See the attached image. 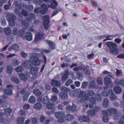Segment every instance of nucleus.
I'll return each mask as SVG.
<instances>
[{
  "label": "nucleus",
  "instance_id": "nucleus-1",
  "mask_svg": "<svg viewBox=\"0 0 124 124\" xmlns=\"http://www.w3.org/2000/svg\"><path fill=\"white\" fill-rule=\"evenodd\" d=\"M40 63V60L39 58L36 56H32L30 57L29 60L23 62L22 64L25 68L29 69L31 67L32 65L38 66Z\"/></svg>",
  "mask_w": 124,
  "mask_h": 124
},
{
  "label": "nucleus",
  "instance_id": "nucleus-2",
  "mask_svg": "<svg viewBox=\"0 0 124 124\" xmlns=\"http://www.w3.org/2000/svg\"><path fill=\"white\" fill-rule=\"evenodd\" d=\"M107 46L110 49L111 53L115 55L118 54V50L117 49V45L115 43L112 42H108L106 43Z\"/></svg>",
  "mask_w": 124,
  "mask_h": 124
},
{
  "label": "nucleus",
  "instance_id": "nucleus-3",
  "mask_svg": "<svg viewBox=\"0 0 124 124\" xmlns=\"http://www.w3.org/2000/svg\"><path fill=\"white\" fill-rule=\"evenodd\" d=\"M8 16V21L9 25L11 26H14L15 24V21L16 19V16L13 13H9Z\"/></svg>",
  "mask_w": 124,
  "mask_h": 124
},
{
  "label": "nucleus",
  "instance_id": "nucleus-4",
  "mask_svg": "<svg viewBox=\"0 0 124 124\" xmlns=\"http://www.w3.org/2000/svg\"><path fill=\"white\" fill-rule=\"evenodd\" d=\"M5 113H0V122L2 123H4V119L3 118L4 115L5 116L7 117L10 116V113L12 112V110L9 108H6L4 110Z\"/></svg>",
  "mask_w": 124,
  "mask_h": 124
},
{
  "label": "nucleus",
  "instance_id": "nucleus-5",
  "mask_svg": "<svg viewBox=\"0 0 124 124\" xmlns=\"http://www.w3.org/2000/svg\"><path fill=\"white\" fill-rule=\"evenodd\" d=\"M43 18L44 21L43 23V26L45 29H47L49 27V17L48 16L46 15L43 16Z\"/></svg>",
  "mask_w": 124,
  "mask_h": 124
},
{
  "label": "nucleus",
  "instance_id": "nucleus-6",
  "mask_svg": "<svg viewBox=\"0 0 124 124\" xmlns=\"http://www.w3.org/2000/svg\"><path fill=\"white\" fill-rule=\"evenodd\" d=\"M19 76L22 80L25 81L28 79L29 77V74L27 72L25 74L20 73L19 74Z\"/></svg>",
  "mask_w": 124,
  "mask_h": 124
},
{
  "label": "nucleus",
  "instance_id": "nucleus-7",
  "mask_svg": "<svg viewBox=\"0 0 124 124\" xmlns=\"http://www.w3.org/2000/svg\"><path fill=\"white\" fill-rule=\"evenodd\" d=\"M55 117L59 119H63L65 116L64 113L62 111L55 113Z\"/></svg>",
  "mask_w": 124,
  "mask_h": 124
},
{
  "label": "nucleus",
  "instance_id": "nucleus-8",
  "mask_svg": "<svg viewBox=\"0 0 124 124\" xmlns=\"http://www.w3.org/2000/svg\"><path fill=\"white\" fill-rule=\"evenodd\" d=\"M14 86L11 85H7V89H4V91L5 93L11 95L12 94V89Z\"/></svg>",
  "mask_w": 124,
  "mask_h": 124
},
{
  "label": "nucleus",
  "instance_id": "nucleus-9",
  "mask_svg": "<svg viewBox=\"0 0 124 124\" xmlns=\"http://www.w3.org/2000/svg\"><path fill=\"white\" fill-rule=\"evenodd\" d=\"M104 81L105 84L106 85V86L104 87L105 89H107L108 87H109L111 84V82L110 78L108 77L105 78H104Z\"/></svg>",
  "mask_w": 124,
  "mask_h": 124
},
{
  "label": "nucleus",
  "instance_id": "nucleus-10",
  "mask_svg": "<svg viewBox=\"0 0 124 124\" xmlns=\"http://www.w3.org/2000/svg\"><path fill=\"white\" fill-rule=\"evenodd\" d=\"M66 108L67 110L71 111L72 112H75L77 111L76 106L74 104H73L72 106L68 105L67 106Z\"/></svg>",
  "mask_w": 124,
  "mask_h": 124
},
{
  "label": "nucleus",
  "instance_id": "nucleus-11",
  "mask_svg": "<svg viewBox=\"0 0 124 124\" xmlns=\"http://www.w3.org/2000/svg\"><path fill=\"white\" fill-rule=\"evenodd\" d=\"M110 96L109 97L110 100L111 101H114L117 99V98L114 94L113 93V90H109Z\"/></svg>",
  "mask_w": 124,
  "mask_h": 124
},
{
  "label": "nucleus",
  "instance_id": "nucleus-12",
  "mask_svg": "<svg viewBox=\"0 0 124 124\" xmlns=\"http://www.w3.org/2000/svg\"><path fill=\"white\" fill-rule=\"evenodd\" d=\"M52 2L51 3L50 5L48 4H47L48 7H50L54 9H55L57 8V6L58 5L57 2L55 0H52Z\"/></svg>",
  "mask_w": 124,
  "mask_h": 124
},
{
  "label": "nucleus",
  "instance_id": "nucleus-13",
  "mask_svg": "<svg viewBox=\"0 0 124 124\" xmlns=\"http://www.w3.org/2000/svg\"><path fill=\"white\" fill-rule=\"evenodd\" d=\"M23 37L25 38L28 41H31L32 39L31 34L29 32H26Z\"/></svg>",
  "mask_w": 124,
  "mask_h": 124
},
{
  "label": "nucleus",
  "instance_id": "nucleus-14",
  "mask_svg": "<svg viewBox=\"0 0 124 124\" xmlns=\"http://www.w3.org/2000/svg\"><path fill=\"white\" fill-rule=\"evenodd\" d=\"M19 49V47L18 45L15 44L11 46L8 49L9 51H10L12 50H14L15 51H17Z\"/></svg>",
  "mask_w": 124,
  "mask_h": 124
},
{
  "label": "nucleus",
  "instance_id": "nucleus-15",
  "mask_svg": "<svg viewBox=\"0 0 124 124\" xmlns=\"http://www.w3.org/2000/svg\"><path fill=\"white\" fill-rule=\"evenodd\" d=\"M38 68L35 67H31L30 69V73L33 75L36 74L38 72Z\"/></svg>",
  "mask_w": 124,
  "mask_h": 124
},
{
  "label": "nucleus",
  "instance_id": "nucleus-16",
  "mask_svg": "<svg viewBox=\"0 0 124 124\" xmlns=\"http://www.w3.org/2000/svg\"><path fill=\"white\" fill-rule=\"evenodd\" d=\"M107 111V114L109 116H111L112 114H115L117 112L116 110L114 108H111L109 109H108L107 110H106Z\"/></svg>",
  "mask_w": 124,
  "mask_h": 124
},
{
  "label": "nucleus",
  "instance_id": "nucleus-17",
  "mask_svg": "<svg viewBox=\"0 0 124 124\" xmlns=\"http://www.w3.org/2000/svg\"><path fill=\"white\" fill-rule=\"evenodd\" d=\"M43 35L42 33L38 32L35 35L34 41H37L39 40L41 38H43Z\"/></svg>",
  "mask_w": 124,
  "mask_h": 124
},
{
  "label": "nucleus",
  "instance_id": "nucleus-18",
  "mask_svg": "<svg viewBox=\"0 0 124 124\" xmlns=\"http://www.w3.org/2000/svg\"><path fill=\"white\" fill-rule=\"evenodd\" d=\"M102 113L104 115L103 116L102 120L104 122H107L108 120V114H107V112L106 111L103 110L102 111Z\"/></svg>",
  "mask_w": 124,
  "mask_h": 124
},
{
  "label": "nucleus",
  "instance_id": "nucleus-19",
  "mask_svg": "<svg viewBox=\"0 0 124 124\" xmlns=\"http://www.w3.org/2000/svg\"><path fill=\"white\" fill-rule=\"evenodd\" d=\"M89 101L90 103L89 107L90 108H92L95 104L96 101L95 98L94 97H92Z\"/></svg>",
  "mask_w": 124,
  "mask_h": 124
},
{
  "label": "nucleus",
  "instance_id": "nucleus-20",
  "mask_svg": "<svg viewBox=\"0 0 124 124\" xmlns=\"http://www.w3.org/2000/svg\"><path fill=\"white\" fill-rule=\"evenodd\" d=\"M30 22L28 21L26 18L25 19V21H22L21 22V23L24 28H26L28 26L29 23Z\"/></svg>",
  "mask_w": 124,
  "mask_h": 124
},
{
  "label": "nucleus",
  "instance_id": "nucleus-21",
  "mask_svg": "<svg viewBox=\"0 0 124 124\" xmlns=\"http://www.w3.org/2000/svg\"><path fill=\"white\" fill-rule=\"evenodd\" d=\"M51 84L53 86H55L56 87H60L61 85L60 82L58 81L53 80L51 82Z\"/></svg>",
  "mask_w": 124,
  "mask_h": 124
},
{
  "label": "nucleus",
  "instance_id": "nucleus-22",
  "mask_svg": "<svg viewBox=\"0 0 124 124\" xmlns=\"http://www.w3.org/2000/svg\"><path fill=\"white\" fill-rule=\"evenodd\" d=\"M114 90L115 93L118 94L121 93L122 89L120 87L117 86L114 87Z\"/></svg>",
  "mask_w": 124,
  "mask_h": 124
},
{
  "label": "nucleus",
  "instance_id": "nucleus-23",
  "mask_svg": "<svg viewBox=\"0 0 124 124\" xmlns=\"http://www.w3.org/2000/svg\"><path fill=\"white\" fill-rule=\"evenodd\" d=\"M59 94L60 97L62 100H65L68 97L67 94L63 92H60Z\"/></svg>",
  "mask_w": 124,
  "mask_h": 124
},
{
  "label": "nucleus",
  "instance_id": "nucleus-24",
  "mask_svg": "<svg viewBox=\"0 0 124 124\" xmlns=\"http://www.w3.org/2000/svg\"><path fill=\"white\" fill-rule=\"evenodd\" d=\"M34 94L36 96H40L42 94V92L39 89H35L33 91Z\"/></svg>",
  "mask_w": 124,
  "mask_h": 124
},
{
  "label": "nucleus",
  "instance_id": "nucleus-25",
  "mask_svg": "<svg viewBox=\"0 0 124 124\" xmlns=\"http://www.w3.org/2000/svg\"><path fill=\"white\" fill-rule=\"evenodd\" d=\"M28 17L26 18L28 19V21H30L32 19H34L36 18L35 15L32 13H30L28 15Z\"/></svg>",
  "mask_w": 124,
  "mask_h": 124
},
{
  "label": "nucleus",
  "instance_id": "nucleus-26",
  "mask_svg": "<svg viewBox=\"0 0 124 124\" xmlns=\"http://www.w3.org/2000/svg\"><path fill=\"white\" fill-rule=\"evenodd\" d=\"M89 99L88 96L86 93L84 94L83 98L80 100V102H84L85 101Z\"/></svg>",
  "mask_w": 124,
  "mask_h": 124
},
{
  "label": "nucleus",
  "instance_id": "nucleus-27",
  "mask_svg": "<svg viewBox=\"0 0 124 124\" xmlns=\"http://www.w3.org/2000/svg\"><path fill=\"white\" fill-rule=\"evenodd\" d=\"M5 33L7 35L10 34L11 33V30L10 28L9 27L5 28L4 30Z\"/></svg>",
  "mask_w": 124,
  "mask_h": 124
},
{
  "label": "nucleus",
  "instance_id": "nucleus-28",
  "mask_svg": "<svg viewBox=\"0 0 124 124\" xmlns=\"http://www.w3.org/2000/svg\"><path fill=\"white\" fill-rule=\"evenodd\" d=\"M28 85H27V86L24 88H22L20 91V93L22 94H24L26 93L27 90H29V88L27 87Z\"/></svg>",
  "mask_w": 124,
  "mask_h": 124
},
{
  "label": "nucleus",
  "instance_id": "nucleus-29",
  "mask_svg": "<svg viewBox=\"0 0 124 124\" xmlns=\"http://www.w3.org/2000/svg\"><path fill=\"white\" fill-rule=\"evenodd\" d=\"M108 99L106 98L104 99L103 103V106L105 107H107L108 106Z\"/></svg>",
  "mask_w": 124,
  "mask_h": 124
},
{
  "label": "nucleus",
  "instance_id": "nucleus-30",
  "mask_svg": "<svg viewBox=\"0 0 124 124\" xmlns=\"http://www.w3.org/2000/svg\"><path fill=\"white\" fill-rule=\"evenodd\" d=\"M36 99L33 96H31L28 100V102L29 103H34L36 101Z\"/></svg>",
  "mask_w": 124,
  "mask_h": 124
},
{
  "label": "nucleus",
  "instance_id": "nucleus-31",
  "mask_svg": "<svg viewBox=\"0 0 124 124\" xmlns=\"http://www.w3.org/2000/svg\"><path fill=\"white\" fill-rule=\"evenodd\" d=\"M83 121L89 122H90V119L87 116H82L81 118Z\"/></svg>",
  "mask_w": 124,
  "mask_h": 124
},
{
  "label": "nucleus",
  "instance_id": "nucleus-32",
  "mask_svg": "<svg viewBox=\"0 0 124 124\" xmlns=\"http://www.w3.org/2000/svg\"><path fill=\"white\" fill-rule=\"evenodd\" d=\"M15 70L18 72H20L23 71L24 70L23 67L22 66H20L16 68Z\"/></svg>",
  "mask_w": 124,
  "mask_h": 124
},
{
  "label": "nucleus",
  "instance_id": "nucleus-33",
  "mask_svg": "<svg viewBox=\"0 0 124 124\" xmlns=\"http://www.w3.org/2000/svg\"><path fill=\"white\" fill-rule=\"evenodd\" d=\"M87 113L89 115H90L91 116H94L95 115V112L94 110L93 109H90L87 111Z\"/></svg>",
  "mask_w": 124,
  "mask_h": 124
},
{
  "label": "nucleus",
  "instance_id": "nucleus-34",
  "mask_svg": "<svg viewBox=\"0 0 124 124\" xmlns=\"http://www.w3.org/2000/svg\"><path fill=\"white\" fill-rule=\"evenodd\" d=\"M74 116L73 115L68 114L66 117V120L68 121L72 120L74 118Z\"/></svg>",
  "mask_w": 124,
  "mask_h": 124
},
{
  "label": "nucleus",
  "instance_id": "nucleus-35",
  "mask_svg": "<svg viewBox=\"0 0 124 124\" xmlns=\"http://www.w3.org/2000/svg\"><path fill=\"white\" fill-rule=\"evenodd\" d=\"M68 72L67 71H66L62 77L63 81H65L68 78Z\"/></svg>",
  "mask_w": 124,
  "mask_h": 124
},
{
  "label": "nucleus",
  "instance_id": "nucleus-36",
  "mask_svg": "<svg viewBox=\"0 0 124 124\" xmlns=\"http://www.w3.org/2000/svg\"><path fill=\"white\" fill-rule=\"evenodd\" d=\"M24 122V119L23 117H19L18 118L17 122L18 124H23Z\"/></svg>",
  "mask_w": 124,
  "mask_h": 124
},
{
  "label": "nucleus",
  "instance_id": "nucleus-37",
  "mask_svg": "<svg viewBox=\"0 0 124 124\" xmlns=\"http://www.w3.org/2000/svg\"><path fill=\"white\" fill-rule=\"evenodd\" d=\"M49 101V99L47 96H45L43 100H42V102L44 104H47Z\"/></svg>",
  "mask_w": 124,
  "mask_h": 124
},
{
  "label": "nucleus",
  "instance_id": "nucleus-38",
  "mask_svg": "<svg viewBox=\"0 0 124 124\" xmlns=\"http://www.w3.org/2000/svg\"><path fill=\"white\" fill-rule=\"evenodd\" d=\"M30 94V93L29 92H26V93L24 94L23 97V100L24 101L27 100Z\"/></svg>",
  "mask_w": 124,
  "mask_h": 124
},
{
  "label": "nucleus",
  "instance_id": "nucleus-39",
  "mask_svg": "<svg viewBox=\"0 0 124 124\" xmlns=\"http://www.w3.org/2000/svg\"><path fill=\"white\" fill-rule=\"evenodd\" d=\"M84 66L83 65H82L80 66H77L74 68L73 70L75 71H78L79 70H82Z\"/></svg>",
  "mask_w": 124,
  "mask_h": 124
},
{
  "label": "nucleus",
  "instance_id": "nucleus-40",
  "mask_svg": "<svg viewBox=\"0 0 124 124\" xmlns=\"http://www.w3.org/2000/svg\"><path fill=\"white\" fill-rule=\"evenodd\" d=\"M20 64V62L17 60L15 59L12 62V65L16 66Z\"/></svg>",
  "mask_w": 124,
  "mask_h": 124
},
{
  "label": "nucleus",
  "instance_id": "nucleus-41",
  "mask_svg": "<svg viewBox=\"0 0 124 124\" xmlns=\"http://www.w3.org/2000/svg\"><path fill=\"white\" fill-rule=\"evenodd\" d=\"M115 37L116 36L115 35H108L106 37V39H104L103 41L104 42L107 40H111L113 39L112 38L113 37Z\"/></svg>",
  "mask_w": 124,
  "mask_h": 124
},
{
  "label": "nucleus",
  "instance_id": "nucleus-42",
  "mask_svg": "<svg viewBox=\"0 0 124 124\" xmlns=\"http://www.w3.org/2000/svg\"><path fill=\"white\" fill-rule=\"evenodd\" d=\"M46 42L49 45L51 46V48L53 49H54L55 48V44L53 42L48 40H46Z\"/></svg>",
  "mask_w": 124,
  "mask_h": 124
},
{
  "label": "nucleus",
  "instance_id": "nucleus-43",
  "mask_svg": "<svg viewBox=\"0 0 124 124\" xmlns=\"http://www.w3.org/2000/svg\"><path fill=\"white\" fill-rule=\"evenodd\" d=\"M55 104L54 103H50L46 105V107L48 109H50L53 108Z\"/></svg>",
  "mask_w": 124,
  "mask_h": 124
},
{
  "label": "nucleus",
  "instance_id": "nucleus-44",
  "mask_svg": "<svg viewBox=\"0 0 124 124\" xmlns=\"http://www.w3.org/2000/svg\"><path fill=\"white\" fill-rule=\"evenodd\" d=\"M61 90L62 91H64L66 93L70 91V89L64 86H62L60 87Z\"/></svg>",
  "mask_w": 124,
  "mask_h": 124
},
{
  "label": "nucleus",
  "instance_id": "nucleus-45",
  "mask_svg": "<svg viewBox=\"0 0 124 124\" xmlns=\"http://www.w3.org/2000/svg\"><path fill=\"white\" fill-rule=\"evenodd\" d=\"M83 70L84 71L86 75H89L90 74V72L89 70L87 68L84 67H83Z\"/></svg>",
  "mask_w": 124,
  "mask_h": 124
},
{
  "label": "nucleus",
  "instance_id": "nucleus-46",
  "mask_svg": "<svg viewBox=\"0 0 124 124\" xmlns=\"http://www.w3.org/2000/svg\"><path fill=\"white\" fill-rule=\"evenodd\" d=\"M11 80L12 81H13L16 84H18L19 82V79L14 77H12L11 78Z\"/></svg>",
  "mask_w": 124,
  "mask_h": 124
},
{
  "label": "nucleus",
  "instance_id": "nucleus-47",
  "mask_svg": "<svg viewBox=\"0 0 124 124\" xmlns=\"http://www.w3.org/2000/svg\"><path fill=\"white\" fill-rule=\"evenodd\" d=\"M18 29L16 27H15L13 29V34L14 35L18 34Z\"/></svg>",
  "mask_w": 124,
  "mask_h": 124
},
{
  "label": "nucleus",
  "instance_id": "nucleus-48",
  "mask_svg": "<svg viewBox=\"0 0 124 124\" xmlns=\"http://www.w3.org/2000/svg\"><path fill=\"white\" fill-rule=\"evenodd\" d=\"M24 31L23 30L20 29L19 31L18 32V35L21 37H23V36L25 34H24Z\"/></svg>",
  "mask_w": 124,
  "mask_h": 124
},
{
  "label": "nucleus",
  "instance_id": "nucleus-49",
  "mask_svg": "<svg viewBox=\"0 0 124 124\" xmlns=\"http://www.w3.org/2000/svg\"><path fill=\"white\" fill-rule=\"evenodd\" d=\"M57 96L55 95L54 94L52 96L51 100L52 101L55 102L57 101Z\"/></svg>",
  "mask_w": 124,
  "mask_h": 124
},
{
  "label": "nucleus",
  "instance_id": "nucleus-50",
  "mask_svg": "<svg viewBox=\"0 0 124 124\" xmlns=\"http://www.w3.org/2000/svg\"><path fill=\"white\" fill-rule=\"evenodd\" d=\"M34 107L35 109H39L41 107V105L40 103H37L35 104Z\"/></svg>",
  "mask_w": 124,
  "mask_h": 124
},
{
  "label": "nucleus",
  "instance_id": "nucleus-51",
  "mask_svg": "<svg viewBox=\"0 0 124 124\" xmlns=\"http://www.w3.org/2000/svg\"><path fill=\"white\" fill-rule=\"evenodd\" d=\"M109 94V91L108 92L106 91H104L101 93V95L105 97L108 96Z\"/></svg>",
  "mask_w": 124,
  "mask_h": 124
},
{
  "label": "nucleus",
  "instance_id": "nucleus-52",
  "mask_svg": "<svg viewBox=\"0 0 124 124\" xmlns=\"http://www.w3.org/2000/svg\"><path fill=\"white\" fill-rule=\"evenodd\" d=\"M86 93L87 95L89 96H93L95 94L94 93L93 91L91 90L88 91Z\"/></svg>",
  "mask_w": 124,
  "mask_h": 124
},
{
  "label": "nucleus",
  "instance_id": "nucleus-53",
  "mask_svg": "<svg viewBox=\"0 0 124 124\" xmlns=\"http://www.w3.org/2000/svg\"><path fill=\"white\" fill-rule=\"evenodd\" d=\"M95 98L96 100L98 101H101L102 99L101 95L98 93H97L96 94Z\"/></svg>",
  "mask_w": 124,
  "mask_h": 124
},
{
  "label": "nucleus",
  "instance_id": "nucleus-54",
  "mask_svg": "<svg viewBox=\"0 0 124 124\" xmlns=\"http://www.w3.org/2000/svg\"><path fill=\"white\" fill-rule=\"evenodd\" d=\"M88 84L87 82H84L82 84L81 87L84 89L86 88L88 85Z\"/></svg>",
  "mask_w": 124,
  "mask_h": 124
},
{
  "label": "nucleus",
  "instance_id": "nucleus-55",
  "mask_svg": "<svg viewBox=\"0 0 124 124\" xmlns=\"http://www.w3.org/2000/svg\"><path fill=\"white\" fill-rule=\"evenodd\" d=\"M120 114L115 113L114 115V118L115 120H117L120 117Z\"/></svg>",
  "mask_w": 124,
  "mask_h": 124
},
{
  "label": "nucleus",
  "instance_id": "nucleus-56",
  "mask_svg": "<svg viewBox=\"0 0 124 124\" xmlns=\"http://www.w3.org/2000/svg\"><path fill=\"white\" fill-rule=\"evenodd\" d=\"M70 65V63L68 62H66L65 63H63L62 64H61V66L62 68H64L66 67H68Z\"/></svg>",
  "mask_w": 124,
  "mask_h": 124
},
{
  "label": "nucleus",
  "instance_id": "nucleus-57",
  "mask_svg": "<svg viewBox=\"0 0 124 124\" xmlns=\"http://www.w3.org/2000/svg\"><path fill=\"white\" fill-rule=\"evenodd\" d=\"M31 123L33 124H37V123L38 120L36 117H33L31 120Z\"/></svg>",
  "mask_w": 124,
  "mask_h": 124
},
{
  "label": "nucleus",
  "instance_id": "nucleus-58",
  "mask_svg": "<svg viewBox=\"0 0 124 124\" xmlns=\"http://www.w3.org/2000/svg\"><path fill=\"white\" fill-rule=\"evenodd\" d=\"M62 10L61 9H58L57 10H54L53 12L52 15L53 16H54L56 14H57L59 11H61Z\"/></svg>",
  "mask_w": 124,
  "mask_h": 124
},
{
  "label": "nucleus",
  "instance_id": "nucleus-59",
  "mask_svg": "<svg viewBox=\"0 0 124 124\" xmlns=\"http://www.w3.org/2000/svg\"><path fill=\"white\" fill-rule=\"evenodd\" d=\"M14 4L16 7V8H18L19 9H20L21 8L20 6L19 5L18 2L17 0H15L14 2Z\"/></svg>",
  "mask_w": 124,
  "mask_h": 124
},
{
  "label": "nucleus",
  "instance_id": "nucleus-60",
  "mask_svg": "<svg viewBox=\"0 0 124 124\" xmlns=\"http://www.w3.org/2000/svg\"><path fill=\"white\" fill-rule=\"evenodd\" d=\"M22 14L24 16H26L28 15V12L24 9H23L21 11Z\"/></svg>",
  "mask_w": 124,
  "mask_h": 124
},
{
  "label": "nucleus",
  "instance_id": "nucleus-61",
  "mask_svg": "<svg viewBox=\"0 0 124 124\" xmlns=\"http://www.w3.org/2000/svg\"><path fill=\"white\" fill-rule=\"evenodd\" d=\"M73 92V96L75 97L78 96L79 93V91L78 89H76L74 90Z\"/></svg>",
  "mask_w": 124,
  "mask_h": 124
},
{
  "label": "nucleus",
  "instance_id": "nucleus-62",
  "mask_svg": "<svg viewBox=\"0 0 124 124\" xmlns=\"http://www.w3.org/2000/svg\"><path fill=\"white\" fill-rule=\"evenodd\" d=\"M48 6V5H47ZM42 8H43L46 11H47V10L48 8V6H47L45 4H43L41 6Z\"/></svg>",
  "mask_w": 124,
  "mask_h": 124
},
{
  "label": "nucleus",
  "instance_id": "nucleus-63",
  "mask_svg": "<svg viewBox=\"0 0 124 124\" xmlns=\"http://www.w3.org/2000/svg\"><path fill=\"white\" fill-rule=\"evenodd\" d=\"M34 8L31 5H28V8H26V10L29 11H31L33 10Z\"/></svg>",
  "mask_w": 124,
  "mask_h": 124
},
{
  "label": "nucleus",
  "instance_id": "nucleus-64",
  "mask_svg": "<svg viewBox=\"0 0 124 124\" xmlns=\"http://www.w3.org/2000/svg\"><path fill=\"white\" fill-rule=\"evenodd\" d=\"M119 124H124V115L122 116L121 117Z\"/></svg>",
  "mask_w": 124,
  "mask_h": 124
}]
</instances>
